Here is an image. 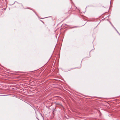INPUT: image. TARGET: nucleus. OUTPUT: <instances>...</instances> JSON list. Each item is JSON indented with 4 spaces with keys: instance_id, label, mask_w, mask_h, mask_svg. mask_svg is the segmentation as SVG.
Instances as JSON below:
<instances>
[{
    "instance_id": "obj_1",
    "label": "nucleus",
    "mask_w": 120,
    "mask_h": 120,
    "mask_svg": "<svg viewBox=\"0 0 120 120\" xmlns=\"http://www.w3.org/2000/svg\"><path fill=\"white\" fill-rule=\"evenodd\" d=\"M90 57V56H88V57Z\"/></svg>"
}]
</instances>
